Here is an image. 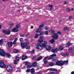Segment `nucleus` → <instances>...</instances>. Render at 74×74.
Segmentation results:
<instances>
[{
    "label": "nucleus",
    "instance_id": "nucleus-1",
    "mask_svg": "<svg viewBox=\"0 0 74 74\" xmlns=\"http://www.w3.org/2000/svg\"><path fill=\"white\" fill-rule=\"evenodd\" d=\"M43 39L44 37L43 36H40L39 38V39L38 40V42L40 43H38L36 45V49L37 50H41L43 48L45 47V45L47 44V42L46 41H44V44L42 43L43 42Z\"/></svg>",
    "mask_w": 74,
    "mask_h": 74
},
{
    "label": "nucleus",
    "instance_id": "nucleus-2",
    "mask_svg": "<svg viewBox=\"0 0 74 74\" xmlns=\"http://www.w3.org/2000/svg\"><path fill=\"white\" fill-rule=\"evenodd\" d=\"M68 63V60L66 61H58L56 63V64L57 66H63L64 64H67Z\"/></svg>",
    "mask_w": 74,
    "mask_h": 74
},
{
    "label": "nucleus",
    "instance_id": "nucleus-3",
    "mask_svg": "<svg viewBox=\"0 0 74 74\" xmlns=\"http://www.w3.org/2000/svg\"><path fill=\"white\" fill-rule=\"evenodd\" d=\"M36 66V67H38V66L37 65V62H34L32 65H28L27 66V68L29 69L32 67H35Z\"/></svg>",
    "mask_w": 74,
    "mask_h": 74
},
{
    "label": "nucleus",
    "instance_id": "nucleus-4",
    "mask_svg": "<svg viewBox=\"0 0 74 74\" xmlns=\"http://www.w3.org/2000/svg\"><path fill=\"white\" fill-rule=\"evenodd\" d=\"M52 37L55 40H58L59 38V35L57 33H54L53 34Z\"/></svg>",
    "mask_w": 74,
    "mask_h": 74
},
{
    "label": "nucleus",
    "instance_id": "nucleus-5",
    "mask_svg": "<svg viewBox=\"0 0 74 74\" xmlns=\"http://www.w3.org/2000/svg\"><path fill=\"white\" fill-rule=\"evenodd\" d=\"M27 44H29V42H28L26 43H22L21 44V46L22 48H24Z\"/></svg>",
    "mask_w": 74,
    "mask_h": 74
},
{
    "label": "nucleus",
    "instance_id": "nucleus-6",
    "mask_svg": "<svg viewBox=\"0 0 74 74\" xmlns=\"http://www.w3.org/2000/svg\"><path fill=\"white\" fill-rule=\"evenodd\" d=\"M0 67L1 68H5V65L4 64V62L1 61L0 63Z\"/></svg>",
    "mask_w": 74,
    "mask_h": 74
},
{
    "label": "nucleus",
    "instance_id": "nucleus-7",
    "mask_svg": "<svg viewBox=\"0 0 74 74\" xmlns=\"http://www.w3.org/2000/svg\"><path fill=\"white\" fill-rule=\"evenodd\" d=\"M5 55H6L4 51L0 49V55L4 56Z\"/></svg>",
    "mask_w": 74,
    "mask_h": 74
},
{
    "label": "nucleus",
    "instance_id": "nucleus-8",
    "mask_svg": "<svg viewBox=\"0 0 74 74\" xmlns=\"http://www.w3.org/2000/svg\"><path fill=\"white\" fill-rule=\"evenodd\" d=\"M3 32L4 34H7V35H9L10 34V30H3Z\"/></svg>",
    "mask_w": 74,
    "mask_h": 74
},
{
    "label": "nucleus",
    "instance_id": "nucleus-9",
    "mask_svg": "<svg viewBox=\"0 0 74 74\" xmlns=\"http://www.w3.org/2000/svg\"><path fill=\"white\" fill-rule=\"evenodd\" d=\"M19 58L18 57H16L15 58V60H14V64H16L18 62H19Z\"/></svg>",
    "mask_w": 74,
    "mask_h": 74
},
{
    "label": "nucleus",
    "instance_id": "nucleus-10",
    "mask_svg": "<svg viewBox=\"0 0 74 74\" xmlns=\"http://www.w3.org/2000/svg\"><path fill=\"white\" fill-rule=\"evenodd\" d=\"M58 50H59V49L57 48H56L55 49H52L51 52H53V53H55V52H58Z\"/></svg>",
    "mask_w": 74,
    "mask_h": 74
},
{
    "label": "nucleus",
    "instance_id": "nucleus-11",
    "mask_svg": "<svg viewBox=\"0 0 74 74\" xmlns=\"http://www.w3.org/2000/svg\"><path fill=\"white\" fill-rule=\"evenodd\" d=\"M69 55V53L66 52L63 53L62 54V56H67Z\"/></svg>",
    "mask_w": 74,
    "mask_h": 74
},
{
    "label": "nucleus",
    "instance_id": "nucleus-12",
    "mask_svg": "<svg viewBox=\"0 0 74 74\" xmlns=\"http://www.w3.org/2000/svg\"><path fill=\"white\" fill-rule=\"evenodd\" d=\"M21 27V26L20 24H17L16 25V28L17 29H19Z\"/></svg>",
    "mask_w": 74,
    "mask_h": 74
},
{
    "label": "nucleus",
    "instance_id": "nucleus-13",
    "mask_svg": "<svg viewBox=\"0 0 74 74\" xmlns=\"http://www.w3.org/2000/svg\"><path fill=\"white\" fill-rule=\"evenodd\" d=\"M17 29L16 28H14L12 29V32H18V31H19V30H16Z\"/></svg>",
    "mask_w": 74,
    "mask_h": 74
},
{
    "label": "nucleus",
    "instance_id": "nucleus-14",
    "mask_svg": "<svg viewBox=\"0 0 74 74\" xmlns=\"http://www.w3.org/2000/svg\"><path fill=\"white\" fill-rule=\"evenodd\" d=\"M13 44V42H9L8 43V44L9 47H12V44Z\"/></svg>",
    "mask_w": 74,
    "mask_h": 74
},
{
    "label": "nucleus",
    "instance_id": "nucleus-15",
    "mask_svg": "<svg viewBox=\"0 0 74 74\" xmlns=\"http://www.w3.org/2000/svg\"><path fill=\"white\" fill-rule=\"evenodd\" d=\"M49 70H50L52 71H57L56 69L54 68H50L49 69Z\"/></svg>",
    "mask_w": 74,
    "mask_h": 74
},
{
    "label": "nucleus",
    "instance_id": "nucleus-16",
    "mask_svg": "<svg viewBox=\"0 0 74 74\" xmlns=\"http://www.w3.org/2000/svg\"><path fill=\"white\" fill-rule=\"evenodd\" d=\"M73 43H70L69 42V43H67L66 44V47L67 48H68V47H69L70 46H71V45Z\"/></svg>",
    "mask_w": 74,
    "mask_h": 74
},
{
    "label": "nucleus",
    "instance_id": "nucleus-17",
    "mask_svg": "<svg viewBox=\"0 0 74 74\" xmlns=\"http://www.w3.org/2000/svg\"><path fill=\"white\" fill-rule=\"evenodd\" d=\"M74 50L73 48L71 47L69 49V51L70 53H71L73 52V51Z\"/></svg>",
    "mask_w": 74,
    "mask_h": 74
},
{
    "label": "nucleus",
    "instance_id": "nucleus-18",
    "mask_svg": "<svg viewBox=\"0 0 74 74\" xmlns=\"http://www.w3.org/2000/svg\"><path fill=\"white\" fill-rule=\"evenodd\" d=\"M46 49L47 51H49L51 49V47L49 46H47L46 47Z\"/></svg>",
    "mask_w": 74,
    "mask_h": 74
},
{
    "label": "nucleus",
    "instance_id": "nucleus-19",
    "mask_svg": "<svg viewBox=\"0 0 74 74\" xmlns=\"http://www.w3.org/2000/svg\"><path fill=\"white\" fill-rule=\"evenodd\" d=\"M27 56H23L22 57V60H25V59H27Z\"/></svg>",
    "mask_w": 74,
    "mask_h": 74
},
{
    "label": "nucleus",
    "instance_id": "nucleus-20",
    "mask_svg": "<svg viewBox=\"0 0 74 74\" xmlns=\"http://www.w3.org/2000/svg\"><path fill=\"white\" fill-rule=\"evenodd\" d=\"M34 68H32L31 69V73L32 74H34Z\"/></svg>",
    "mask_w": 74,
    "mask_h": 74
},
{
    "label": "nucleus",
    "instance_id": "nucleus-21",
    "mask_svg": "<svg viewBox=\"0 0 74 74\" xmlns=\"http://www.w3.org/2000/svg\"><path fill=\"white\" fill-rule=\"evenodd\" d=\"M42 29L41 28H40L36 30V33H40L41 32V31Z\"/></svg>",
    "mask_w": 74,
    "mask_h": 74
},
{
    "label": "nucleus",
    "instance_id": "nucleus-22",
    "mask_svg": "<svg viewBox=\"0 0 74 74\" xmlns=\"http://www.w3.org/2000/svg\"><path fill=\"white\" fill-rule=\"evenodd\" d=\"M53 7V5H49V10H51L52 9Z\"/></svg>",
    "mask_w": 74,
    "mask_h": 74
},
{
    "label": "nucleus",
    "instance_id": "nucleus-23",
    "mask_svg": "<svg viewBox=\"0 0 74 74\" xmlns=\"http://www.w3.org/2000/svg\"><path fill=\"white\" fill-rule=\"evenodd\" d=\"M7 71H8V72H10V71H13V69H12V68H9L8 69H6Z\"/></svg>",
    "mask_w": 74,
    "mask_h": 74
},
{
    "label": "nucleus",
    "instance_id": "nucleus-24",
    "mask_svg": "<svg viewBox=\"0 0 74 74\" xmlns=\"http://www.w3.org/2000/svg\"><path fill=\"white\" fill-rule=\"evenodd\" d=\"M38 36H39V34H36L35 36H34V38H37L38 37Z\"/></svg>",
    "mask_w": 74,
    "mask_h": 74
},
{
    "label": "nucleus",
    "instance_id": "nucleus-25",
    "mask_svg": "<svg viewBox=\"0 0 74 74\" xmlns=\"http://www.w3.org/2000/svg\"><path fill=\"white\" fill-rule=\"evenodd\" d=\"M49 42L50 43H51V44L53 43V42H55V40H54V39H52L51 40H50L49 41Z\"/></svg>",
    "mask_w": 74,
    "mask_h": 74
},
{
    "label": "nucleus",
    "instance_id": "nucleus-26",
    "mask_svg": "<svg viewBox=\"0 0 74 74\" xmlns=\"http://www.w3.org/2000/svg\"><path fill=\"white\" fill-rule=\"evenodd\" d=\"M58 60V58L55 57V58H53L52 60V61H56Z\"/></svg>",
    "mask_w": 74,
    "mask_h": 74
},
{
    "label": "nucleus",
    "instance_id": "nucleus-27",
    "mask_svg": "<svg viewBox=\"0 0 74 74\" xmlns=\"http://www.w3.org/2000/svg\"><path fill=\"white\" fill-rule=\"evenodd\" d=\"M42 59V57L40 56V57L38 58L37 59V61H40V60Z\"/></svg>",
    "mask_w": 74,
    "mask_h": 74
},
{
    "label": "nucleus",
    "instance_id": "nucleus-28",
    "mask_svg": "<svg viewBox=\"0 0 74 74\" xmlns=\"http://www.w3.org/2000/svg\"><path fill=\"white\" fill-rule=\"evenodd\" d=\"M49 64L50 66H54V64H54V63H53L50 62L49 63Z\"/></svg>",
    "mask_w": 74,
    "mask_h": 74
},
{
    "label": "nucleus",
    "instance_id": "nucleus-29",
    "mask_svg": "<svg viewBox=\"0 0 74 74\" xmlns=\"http://www.w3.org/2000/svg\"><path fill=\"white\" fill-rule=\"evenodd\" d=\"M6 55L8 58H10L11 57V55H10V54L8 53H6Z\"/></svg>",
    "mask_w": 74,
    "mask_h": 74
},
{
    "label": "nucleus",
    "instance_id": "nucleus-30",
    "mask_svg": "<svg viewBox=\"0 0 74 74\" xmlns=\"http://www.w3.org/2000/svg\"><path fill=\"white\" fill-rule=\"evenodd\" d=\"M11 68V66L10 65H9L7 66V67L6 68V70H8L9 69Z\"/></svg>",
    "mask_w": 74,
    "mask_h": 74
},
{
    "label": "nucleus",
    "instance_id": "nucleus-31",
    "mask_svg": "<svg viewBox=\"0 0 74 74\" xmlns=\"http://www.w3.org/2000/svg\"><path fill=\"white\" fill-rule=\"evenodd\" d=\"M60 50H61L63 49V47L62 46H60L59 47Z\"/></svg>",
    "mask_w": 74,
    "mask_h": 74
},
{
    "label": "nucleus",
    "instance_id": "nucleus-32",
    "mask_svg": "<svg viewBox=\"0 0 74 74\" xmlns=\"http://www.w3.org/2000/svg\"><path fill=\"white\" fill-rule=\"evenodd\" d=\"M56 56V54L55 53H54L51 55H50V56H51V57H53L54 56Z\"/></svg>",
    "mask_w": 74,
    "mask_h": 74
},
{
    "label": "nucleus",
    "instance_id": "nucleus-33",
    "mask_svg": "<svg viewBox=\"0 0 74 74\" xmlns=\"http://www.w3.org/2000/svg\"><path fill=\"white\" fill-rule=\"evenodd\" d=\"M49 32H51V33H55V31H54V30H53L52 29L51 30L49 31Z\"/></svg>",
    "mask_w": 74,
    "mask_h": 74
},
{
    "label": "nucleus",
    "instance_id": "nucleus-34",
    "mask_svg": "<svg viewBox=\"0 0 74 74\" xmlns=\"http://www.w3.org/2000/svg\"><path fill=\"white\" fill-rule=\"evenodd\" d=\"M14 52L15 53H18V52H19V51L16 50H14Z\"/></svg>",
    "mask_w": 74,
    "mask_h": 74
},
{
    "label": "nucleus",
    "instance_id": "nucleus-35",
    "mask_svg": "<svg viewBox=\"0 0 74 74\" xmlns=\"http://www.w3.org/2000/svg\"><path fill=\"white\" fill-rule=\"evenodd\" d=\"M57 34H59V35H61L62 34V32L60 31H58L57 32Z\"/></svg>",
    "mask_w": 74,
    "mask_h": 74
},
{
    "label": "nucleus",
    "instance_id": "nucleus-36",
    "mask_svg": "<svg viewBox=\"0 0 74 74\" xmlns=\"http://www.w3.org/2000/svg\"><path fill=\"white\" fill-rule=\"evenodd\" d=\"M44 27V25L43 24H41L40 25L39 27V28H41Z\"/></svg>",
    "mask_w": 74,
    "mask_h": 74
},
{
    "label": "nucleus",
    "instance_id": "nucleus-37",
    "mask_svg": "<svg viewBox=\"0 0 74 74\" xmlns=\"http://www.w3.org/2000/svg\"><path fill=\"white\" fill-rule=\"evenodd\" d=\"M69 28L68 27H66L64 28V31H66V30H69Z\"/></svg>",
    "mask_w": 74,
    "mask_h": 74
},
{
    "label": "nucleus",
    "instance_id": "nucleus-38",
    "mask_svg": "<svg viewBox=\"0 0 74 74\" xmlns=\"http://www.w3.org/2000/svg\"><path fill=\"white\" fill-rule=\"evenodd\" d=\"M24 63H25V65H27V64H29V62H27V61L24 62Z\"/></svg>",
    "mask_w": 74,
    "mask_h": 74
},
{
    "label": "nucleus",
    "instance_id": "nucleus-39",
    "mask_svg": "<svg viewBox=\"0 0 74 74\" xmlns=\"http://www.w3.org/2000/svg\"><path fill=\"white\" fill-rule=\"evenodd\" d=\"M44 64H47V63H48V61L47 60H45V61H44Z\"/></svg>",
    "mask_w": 74,
    "mask_h": 74
},
{
    "label": "nucleus",
    "instance_id": "nucleus-40",
    "mask_svg": "<svg viewBox=\"0 0 74 74\" xmlns=\"http://www.w3.org/2000/svg\"><path fill=\"white\" fill-rule=\"evenodd\" d=\"M35 52V50H33L31 52V53H34Z\"/></svg>",
    "mask_w": 74,
    "mask_h": 74
},
{
    "label": "nucleus",
    "instance_id": "nucleus-41",
    "mask_svg": "<svg viewBox=\"0 0 74 74\" xmlns=\"http://www.w3.org/2000/svg\"><path fill=\"white\" fill-rule=\"evenodd\" d=\"M45 33L46 35H47L48 34V31H46L45 32Z\"/></svg>",
    "mask_w": 74,
    "mask_h": 74
},
{
    "label": "nucleus",
    "instance_id": "nucleus-42",
    "mask_svg": "<svg viewBox=\"0 0 74 74\" xmlns=\"http://www.w3.org/2000/svg\"><path fill=\"white\" fill-rule=\"evenodd\" d=\"M3 39H1L0 40V44H2L3 43Z\"/></svg>",
    "mask_w": 74,
    "mask_h": 74
},
{
    "label": "nucleus",
    "instance_id": "nucleus-43",
    "mask_svg": "<svg viewBox=\"0 0 74 74\" xmlns=\"http://www.w3.org/2000/svg\"><path fill=\"white\" fill-rule=\"evenodd\" d=\"M29 48H30V46H27L26 48V49H29Z\"/></svg>",
    "mask_w": 74,
    "mask_h": 74
},
{
    "label": "nucleus",
    "instance_id": "nucleus-44",
    "mask_svg": "<svg viewBox=\"0 0 74 74\" xmlns=\"http://www.w3.org/2000/svg\"><path fill=\"white\" fill-rule=\"evenodd\" d=\"M20 36L21 37H24V36H25V35L24 34H20Z\"/></svg>",
    "mask_w": 74,
    "mask_h": 74
},
{
    "label": "nucleus",
    "instance_id": "nucleus-45",
    "mask_svg": "<svg viewBox=\"0 0 74 74\" xmlns=\"http://www.w3.org/2000/svg\"><path fill=\"white\" fill-rule=\"evenodd\" d=\"M44 34V32H41L40 33V34L39 35V36H41L42 34Z\"/></svg>",
    "mask_w": 74,
    "mask_h": 74
},
{
    "label": "nucleus",
    "instance_id": "nucleus-46",
    "mask_svg": "<svg viewBox=\"0 0 74 74\" xmlns=\"http://www.w3.org/2000/svg\"><path fill=\"white\" fill-rule=\"evenodd\" d=\"M45 29L46 30H48V27H45Z\"/></svg>",
    "mask_w": 74,
    "mask_h": 74
},
{
    "label": "nucleus",
    "instance_id": "nucleus-47",
    "mask_svg": "<svg viewBox=\"0 0 74 74\" xmlns=\"http://www.w3.org/2000/svg\"><path fill=\"white\" fill-rule=\"evenodd\" d=\"M30 69H28L27 70V72L28 73H29V72H30Z\"/></svg>",
    "mask_w": 74,
    "mask_h": 74
},
{
    "label": "nucleus",
    "instance_id": "nucleus-48",
    "mask_svg": "<svg viewBox=\"0 0 74 74\" xmlns=\"http://www.w3.org/2000/svg\"><path fill=\"white\" fill-rule=\"evenodd\" d=\"M14 23H12L10 24V26H13V25H14Z\"/></svg>",
    "mask_w": 74,
    "mask_h": 74
},
{
    "label": "nucleus",
    "instance_id": "nucleus-49",
    "mask_svg": "<svg viewBox=\"0 0 74 74\" xmlns=\"http://www.w3.org/2000/svg\"><path fill=\"white\" fill-rule=\"evenodd\" d=\"M72 17H73L72 16H69V19H72Z\"/></svg>",
    "mask_w": 74,
    "mask_h": 74
},
{
    "label": "nucleus",
    "instance_id": "nucleus-50",
    "mask_svg": "<svg viewBox=\"0 0 74 74\" xmlns=\"http://www.w3.org/2000/svg\"><path fill=\"white\" fill-rule=\"evenodd\" d=\"M48 57H46L44 59V60H46V59H48Z\"/></svg>",
    "mask_w": 74,
    "mask_h": 74
},
{
    "label": "nucleus",
    "instance_id": "nucleus-51",
    "mask_svg": "<svg viewBox=\"0 0 74 74\" xmlns=\"http://www.w3.org/2000/svg\"><path fill=\"white\" fill-rule=\"evenodd\" d=\"M70 10L69 8H67L66 9V11H70Z\"/></svg>",
    "mask_w": 74,
    "mask_h": 74
},
{
    "label": "nucleus",
    "instance_id": "nucleus-52",
    "mask_svg": "<svg viewBox=\"0 0 74 74\" xmlns=\"http://www.w3.org/2000/svg\"><path fill=\"white\" fill-rule=\"evenodd\" d=\"M28 34H27V35H26L25 37H27L30 34V33L29 32H28Z\"/></svg>",
    "mask_w": 74,
    "mask_h": 74
},
{
    "label": "nucleus",
    "instance_id": "nucleus-53",
    "mask_svg": "<svg viewBox=\"0 0 74 74\" xmlns=\"http://www.w3.org/2000/svg\"><path fill=\"white\" fill-rule=\"evenodd\" d=\"M20 41H23V38H20Z\"/></svg>",
    "mask_w": 74,
    "mask_h": 74
},
{
    "label": "nucleus",
    "instance_id": "nucleus-54",
    "mask_svg": "<svg viewBox=\"0 0 74 74\" xmlns=\"http://www.w3.org/2000/svg\"><path fill=\"white\" fill-rule=\"evenodd\" d=\"M17 38H16L15 39H14V41H15L16 42V41H17Z\"/></svg>",
    "mask_w": 74,
    "mask_h": 74
},
{
    "label": "nucleus",
    "instance_id": "nucleus-55",
    "mask_svg": "<svg viewBox=\"0 0 74 74\" xmlns=\"http://www.w3.org/2000/svg\"><path fill=\"white\" fill-rule=\"evenodd\" d=\"M16 42L15 41H14L13 42V44H14V45H15V44H16Z\"/></svg>",
    "mask_w": 74,
    "mask_h": 74
},
{
    "label": "nucleus",
    "instance_id": "nucleus-56",
    "mask_svg": "<svg viewBox=\"0 0 74 74\" xmlns=\"http://www.w3.org/2000/svg\"><path fill=\"white\" fill-rule=\"evenodd\" d=\"M30 51H27V53L29 54V53H30Z\"/></svg>",
    "mask_w": 74,
    "mask_h": 74
},
{
    "label": "nucleus",
    "instance_id": "nucleus-57",
    "mask_svg": "<svg viewBox=\"0 0 74 74\" xmlns=\"http://www.w3.org/2000/svg\"><path fill=\"white\" fill-rule=\"evenodd\" d=\"M64 4H67V2H65L64 3Z\"/></svg>",
    "mask_w": 74,
    "mask_h": 74
},
{
    "label": "nucleus",
    "instance_id": "nucleus-58",
    "mask_svg": "<svg viewBox=\"0 0 74 74\" xmlns=\"http://www.w3.org/2000/svg\"><path fill=\"white\" fill-rule=\"evenodd\" d=\"M52 57H50L49 58V59H52Z\"/></svg>",
    "mask_w": 74,
    "mask_h": 74
},
{
    "label": "nucleus",
    "instance_id": "nucleus-59",
    "mask_svg": "<svg viewBox=\"0 0 74 74\" xmlns=\"http://www.w3.org/2000/svg\"><path fill=\"white\" fill-rule=\"evenodd\" d=\"M71 74H74V71L72 72Z\"/></svg>",
    "mask_w": 74,
    "mask_h": 74
},
{
    "label": "nucleus",
    "instance_id": "nucleus-60",
    "mask_svg": "<svg viewBox=\"0 0 74 74\" xmlns=\"http://www.w3.org/2000/svg\"><path fill=\"white\" fill-rule=\"evenodd\" d=\"M37 74H41V72H38V73Z\"/></svg>",
    "mask_w": 74,
    "mask_h": 74
},
{
    "label": "nucleus",
    "instance_id": "nucleus-61",
    "mask_svg": "<svg viewBox=\"0 0 74 74\" xmlns=\"http://www.w3.org/2000/svg\"><path fill=\"white\" fill-rule=\"evenodd\" d=\"M36 58V56H34L33 58H32V59H34V58Z\"/></svg>",
    "mask_w": 74,
    "mask_h": 74
},
{
    "label": "nucleus",
    "instance_id": "nucleus-62",
    "mask_svg": "<svg viewBox=\"0 0 74 74\" xmlns=\"http://www.w3.org/2000/svg\"><path fill=\"white\" fill-rule=\"evenodd\" d=\"M31 29H33V26H31Z\"/></svg>",
    "mask_w": 74,
    "mask_h": 74
},
{
    "label": "nucleus",
    "instance_id": "nucleus-63",
    "mask_svg": "<svg viewBox=\"0 0 74 74\" xmlns=\"http://www.w3.org/2000/svg\"><path fill=\"white\" fill-rule=\"evenodd\" d=\"M71 10H72V11H74V9H73V8H72L71 9Z\"/></svg>",
    "mask_w": 74,
    "mask_h": 74
},
{
    "label": "nucleus",
    "instance_id": "nucleus-64",
    "mask_svg": "<svg viewBox=\"0 0 74 74\" xmlns=\"http://www.w3.org/2000/svg\"><path fill=\"white\" fill-rule=\"evenodd\" d=\"M48 74H52L51 72H50Z\"/></svg>",
    "mask_w": 74,
    "mask_h": 74
}]
</instances>
